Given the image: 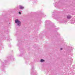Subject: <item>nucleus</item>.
I'll return each mask as SVG.
<instances>
[{
	"label": "nucleus",
	"instance_id": "obj_5",
	"mask_svg": "<svg viewBox=\"0 0 75 75\" xmlns=\"http://www.w3.org/2000/svg\"><path fill=\"white\" fill-rule=\"evenodd\" d=\"M60 50H62V48H61Z\"/></svg>",
	"mask_w": 75,
	"mask_h": 75
},
{
	"label": "nucleus",
	"instance_id": "obj_4",
	"mask_svg": "<svg viewBox=\"0 0 75 75\" xmlns=\"http://www.w3.org/2000/svg\"><path fill=\"white\" fill-rule=\"evenodd\" d=\"M44 60L42 59H41L40 60V62H44Z\"/></svg>",
	"mask_w": 75,
	"mask_h": 75
},
{
	"label": "nucleus",
	"instance_id": "obj_3",
	"mask_svg": "<svg viewBox=\"0 0 75 75\" xmlns=\"http://www.w3.org/2000/svg\"><path fill=\"white\" fill-rule=\"evenodd\" d=\"M67 18H71V16H68Z\"/></svg>",
	"mask_w": 75,
	"mask_h": 75
},
{
	"label": "nucleus",
	"instance_id": "obj_6",
	"mask_svg": "<svg viewBox=\"0 0 75 75\" xmlns=\"http://www.w3.org/2000/svg\"><path fill=\"white\" fill-rule=\"evenodd\" d=\"M19 14H21V12H19Z\"/></svg>",
	"mask_w": 75,
	"mask_h": 75
},
{
	"label": "nucleus",
	"instance_id": "obj_2",
	"mask_svg": "<svg viewBox=\"0 0 75 75\" xmlns=\"http://www.w3.org/2000/svg\"><path fill=\"white\" fill-rule=\"evenodd\" d=\"M20 9H23L24 8V7H23L22 6H20Z\"/></svg>",
	"mask_w": 75,
	"mask_h": 75
},
{
	"label": "nucleus",
	"instance_id": "obj_1",
	"mask_svg": "<svg viewBox=\"0 0 75 75\" xmlns=\"http://www.w3.org/2000/svg\"><path fill=\"white\" fill-rule=\"evenodd\" d=\"M15 23H18V26H20V25L21 24V22L20 21H18V20L16 19L15 21Z\"/></svg>",
	"mask_w": 75,
	"mask_h": 75
}]
</instances>
